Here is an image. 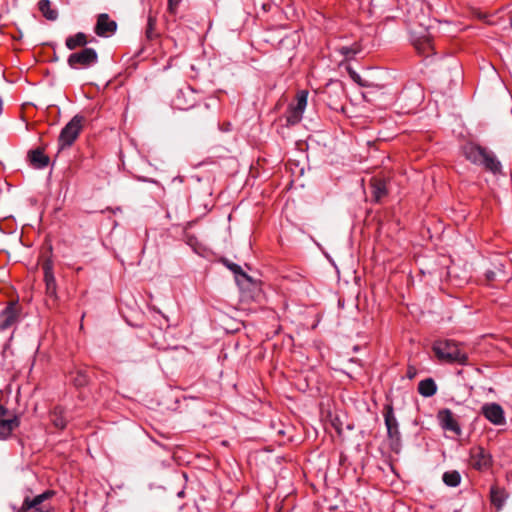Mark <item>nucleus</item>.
<instances>
[{
	"label": "nucleus",
	"mask_w": 512,
	"mask_h": 512,
	"mask_svg": "<svg viewBox=\"0 0 512 512\" xmlns=\"http://www.w3.org/2000/svg\"><path fill=\"white\" fill-rule=\"evenodd\" d=\"M437 391V386L432 378H427L419 382L418 392L424 397H431Z\"/></svg>",
	"instance_id": "20"
},
{
	"label": "nucleus",
	"mask_w": 512,
	"mask_h": 512,
	"mask_svg": "<svg viewBox=\"0 0 512 512\" xmlns=\"http://www.w3.org/2000/svg\"><path fill=\"white\" fill-rule=\"evenodd\" d=\"M42 270L44 274V282H45V295L47 297L46 302L49 305H55L58 300L57 295V283L54 276L53 268L54 263L51 258H47L43 261Z\"/></svg>",
	"instance_id": "5"
},
{
	"label": "nucleus",
	"mask_w": 512,
	"mask_h": 512,
	"mask_svg": "<svg viewBox=\"0 0 512 512\" xmlns=\"http://www.w3.org/2000/svg\"><path fill=\"white\" fill-rule=\"evenodd\" d=\"M182 0H168L167 10L170 14L175 15L177 13L178 7Z\"/></svg>",
	"instance_id": "30"
},
{
	"label": "nucleus",
	"mask_w": 512,
	"mask_h": 512,
	"mask_svg": "<svg viewBox=\"0 0 512 512\" xmlns=\"http://www.w3.org/2000/svg\"><path fill=\"white\" fill-rule=\"evenodd\" d=\"M494 276H495V274H494V272H492V271L487 273V279H488V280H493V279H494Z\"/></svg>",
	"instance_id": "32"
},
{
	"label": "nucleus",
	"mask_w": 512,
	"mask_h": 512,
	"mask_svg": "<svg viewBox=\"0 0 512 512\" xmlns=\"http://www.w3.org/2000/svg\"><path fill=\"white\" fill-rule=\"evenodd\" d=\"M117 30V23L110 18L107 13H101L97 16L94 32L100 37H109Z\"/></svg>",
	"instance_id": "12"
},
{
	"label": "nucleus",
	"mask_w": 512,
	"mask_h": 512,
	"mask_svg": "<svg viewBox=\"0 0 512 512\" xmlns=\"http://www.w3.org/2000/svg\"><path fill=\"white\" fill-rule=\"evenodd\" d=\"M27 157L30 165L36 169H43L47 167L50 161L42 147L30 150Z\"/></svg>",
	"instance_id": "15"
},
{
	"label": "nucleus",
	"mask_w": 512,
	"mask_h": 512,
	"mask_svg": "<svg viewBox=\"0 0 512 512\" xmlns=\"http://www.w3.org/2000/svg\"><path fill=\"white\" fill-rule=\"evenodd\" d=\"M507 495L504 489H501L497 486H492L490 489V499L491 503L500 509L506 499Z\"/></svg>",
	"instance_id": "22"
},
{
	"label": "nucleus",
	"mask_w": 512,
	"mask_h": 512,
	"mask_svg": "<svg viewBox=\"0 0 512 512\" xmlns=\"http://www.w3.org/2000/svg\"><path fill=\"white\" fill-rule=\"evenodd\" d=\"M308 91L301 90L296 94V103H291L285 114L286 125L293 126L302 120L303 112L307 106Z\"/></svg>",
	"instance_id": "6"
},
{
	"label": "nucleus",
	"mask_w": 512,
	"mask_h": 512,
	"mask_svg": "<svg viewBox=\"0 0 512 512\" xmlns=\"http://www.w3.org/2000/svg\"><path fill=\"white\" fill-rule=\"evenodd\" d=\"M437 419L444 430L452 431L457 435L461 434V428L450 409L440 410Z\"/></svg>",
	"instance_id": "14"
},
{
	"label": "nucleus",
	"mask_w": 512,
	"mask_h": 512,
	"mask_svg": "<svg viewBox=\"0 0 512 512\" xmlns=\"http://www.w3.org/2000/svg\"><path fill=\"white\" fill-rule=\"evenodd\" d=\"M98 61L97 52L93 48H83L81 51L72 53L68 57V65L71 68H87Z\"/></svg>",
	"instance_id": "7"
},
{
	"label": "nucleus",
	"mask_w": 512,
	"mask_h": 512,
	"mask_svg": "<svg viewBox=\"0 0 512 512\" xmlns=\"http://www.w3.org/2000/svg\"><path fill=\"white\" fill-rule=\"evenodd\" d=\"M50 418L52 424L58 429L63 430L67 425V421L64 417V409L60 406L54 407L50 413Z\"/></svg>",
	"instance_id": "21"
},
{
	"label": "nucleus",
	"mask_w": 512,
	"mask_h": 512,
	"mask_svg": "<svg viewBox=\"0 0 512 512\" xmlns=\"http://www.w3.org/2000/svg\"><path fill=\"white\" fill-rule=\"evenodd\" d=\"M388 179L384 176H374L369 181L372 198L379 203L388 195Z\"/></svg>",
	"instance_id": "13"
},
{
	"label": "nucleus",
	"mask_w": 512,
	"mask_h": 512,
	"mask_svg": "<svg viewBox=\"0 0 512 512\" xmlns=\"http://www.w3.org/2000/svg\"><path fill=\"white\" fill-rule=\"evenodd\" d=\"M72 381L76 387H83L88 384L89 378L83 371H77L72 378Z\"/></svg>",
	"instance_id": "27"
},
{
	"label": "nucleus",
	"mask_w": 512,
	"mask_h": 512,
	"mask_svg": "<svg viewBox=\"0 0 512 512\" xmlns=\"http://www.w3.org/2000/svg\"><path fill=\"white\" fill-rule=\"evenodd\" d=\"M490 454L480 446L473 447L470 450V465L477 470H485L491 466Z\"/></svg>",
	"instance_id": "11"
},
{
	"label": "nucleus",
	"mask_w": 512,
	"mask_h": 512,
	"mask_svg": "<svg viewBox=\"0 0 512 512\" xmlns=\"http://www.w3.org/2000/svg\"><path fill=\"white\" fill-rule=\"evenodd\" d=\"M87 43V36L83 32H78L73 36H69L65 41V45L69 50H75L78 47H84Z\"/></svg>",
	"instance_id": "19"
},
{
	"label": "nucleus",
	"mask_w": 512,
	"mask_h": 512,
	"mask_svg": "<svg viewBox=\"0 0 512 512\" xmlns=\"http://www.w3.org/2000/svg\"><path fill=\"white\" fill-rule=\"evenodd\" d=\"M480 165L492 173H498L501 170V163L497 160L494 154L486 149L483 160Z\"/></svg>",
	"instance_id": "17"
},
{
	"label": "nucleus",
	"mask_w": 512,
	"mask_h": 512,
	"mask_svg": "<svg viewBox=\"0 0 512 512\" xmlns=\"http://www.w3.org/2000/svg\"><path fill=\"white\" fill-rule=\"evenodd\" d=\"M21 307L16 301H11L0 313V331H5L15 325L20 317Z\"/></svg>",
	"instance_id": "9"
},
{
	"label": "nucleus",
	"mask_w": 512,
	"mask_h": 512,
	"mask_svg": "<svg viewBox=\"0 0 512 512\" xmlns=\"http://www.w3.org/2000/svg\"><path fill=\"white\" fill-rule=\"evenodd\" d=\"M508 20L510 27L512 28V9L508 12Z\"/></svg>",
	"instance_id": "31"
},
{
	"label": "nucleus",
	"mask_w": 512,
	"mask_h": 512,
	"mask_svg": "<svg viewBox=\"0 0 512 512\" xmlns=\"http://www.w3.org/2000/svg\"><path fill=\"white\" fill-rule=\"evenodd\" d=\"M20 426V417L12 414L0 404V440L8 439L12 432Z\"/></svg>",
	"instance_id": "8"
},
{
	"label": "nucleus",
	"mask_w": 512,
	"mask_h": 512,
	"mask_svg": "<svg viewBox=\"0 0 512 512\" xmlns=\"http://www.w3.org/2000/svg\"><path fill=\"white\" fill-rule=\"evenodd\" d=\"M184 96H185L184 92L183 91H179L178 94L175 97V100H174L175 107H177L180 110H186L189 107L193 106V104H190V105L182 104V100L184 99Z\"/></svg>",
	"instance_id": "29"
},
{
	"label": "nucleus",
	"mask_w": 512,
	"mask_h": 512,
	"mask_svg": "<svg viewBox=\"0 0 512 512\" xmlns=\"http://www.w3.org/2000/svg\"><path fill=\"white\" fill-rule=\"evenodd\" d=\"M38 8L46 19L55 20L57 18V11L51 9V3L49 0H40Z\"/></svg>",
	"instance_id": "23"
},
{
	"label": "nucleus",
	"mask_w": 512,
	"mask_h": 512,
	"mask_svg": "<svg viewBox=\"0 0 512 512\" xmlns=\"http://www.w3.org/2000/svg\"><path fill=\"white\" fill-rule=\"evenodd\" d=\"M85 118L81 115H75L61 130L58 137L59 149L63 150L71 147L79 137Z\"/></svg>",
	"instance_id": "3"
},
{
	"label": "nucleus",
	"mask_w": 512,
	"mask_h": 512,
	"mask_svg": "<svg viewBox=\"0 0 512 512\" xmlns=\"http://www.w3.org/2000/svg\"><path fill=\"white\" fill-rule=\"evenodd\" d=\"M480 413L493 425L501 426L506 422L505 412L498 403L492 402L484 404L481 407Z\"/></svg>",
	"instance_id": "10"
},
{
	"label": "nucleus",
	"mask_w": 512,
	"mask_h": 512,
	"mask_svg": "<svg viewBox=\"0 0 512 512\" xmlns=\"http://www.w3.org/2000/svg\"><path fill=\"white\" fill-rule=\"evenodd\" d=\"M55 495L53 490H46L35 497L26 496L19 508L14 507V512H50V507L44 502Z\"/></svg>",
	"instance_id": "4"
},
{
	"label": "nucleus",
	"mask_w": 512,
	"mask_h": 512,
	"mask_svg": "<svg viewBox=\"0 0 512 512\" xmlns=\"http://www.w3.org/2000/svg\"><path fill=\"white\" fill-rule=\"evenodd\" d=\"M361 49V45L355 42L351 46H342L341 48H339V52L346 58H353L356 54H358L361 51Z\"/></svg>",
	"instance_id": "26"
},
{
	"label": "nucleus",
	"mask_w": 512,
	"mask_h": 512,
	"mask_svg": "<svg viewBox=\"0 0 512 512\" xmlns=\"http://www.w3.org/2000/svg\"><path fill=\"white\" fill-rule=\"evenodd\" d=\"M443 482L450 487H456L461 482V476L458 471H447L443 474Z\"/></svg>",
	"instance_id": "24"
},
{
	"label": "nucleus",
	"mask_w": 512,
	"mask_h": 512,
	"mask_svg": "<svg viewBox=\"0 0 512 512\" xmlns=\"http://www.w3.org/2000/svg\"><path fill=\"white\" fill-rule=\"evenodd\" d=\"M408 373H409V377L413 376L412 371L409 370Z\"/></svg>",
	"instance_id": "33"
},
{
	"label": "nucleus",
	"mask_w": 512,
	"mask_h": 512,
	"mask_svg": "<svg viewBox=\"0 0 512 512\" xmlns=\"http://www.w3.org/2000/svg\"><path fill=\"white\" fill-rule=\"evenodd\" d=\"M227 267L235 274V275H240L242 276L244 279L248 280V281H251V277L248 276L243 270L242 268L238 265V264H235V263H227Z\"/></svg>",
	"instance_id": "28"
},
{
	"label": "nucleus",
	"mask_w": 512,
	"mask_h": 512,
	"mask_svg": "<svg viewBox=\"0 0 512 512\" xmlns=\"http://www.w3.org/2000/svg\"><path fill=\"white\" fill-rule=\"evenodd\" d=\"M414 47L416 51L424 56H429L433 53V44L428 36L419 37L414 41Z\"/></svg>",
	"instance_id": "18"
},
{
	"label": "nucleus",
	"mask_w": 512,
	"mask_h": 512,
	"mask_svg": "<svg viewBox=\"0 0 512 512\" xmlns=\"http://www.w3.org/2000/svg\"><path fill=\"white\" fill-rule=\"evenodd\" d=\"M485 151L486 148L473 143L466 144L463 147L465 158L477 165H480L481 161L483 160Z\"/></svg>",
	"instance_id": "16"
},
{
	"label": "nucleus",
	"mask_w": 512,
	"mask_h": 512,
	"mask_svg": "<svg viewBox=\"0 0 512 512\" xmlns=\"http://www.w3.org/2000/svg\"><path fill=\"white\" fill-rule=\"evenodd\" d=\"M156 23V17L150 14L148 16L147 27L145 31L146 37L149 40H154L158 37V33L156 32Z\"/></svg>",
	"instance_id": "25"
},
{
	"label": "nucleus",
	"mask_w": 512,
	"mask_h": 512,
	"mask_svg": "<svg viewBox=\"0 0 512 512\" xmlns=\"http://www.w3.org/2000/svg\"><path fill=\"white\" fill-rule=\"evenodd\" d=\"M432 350L440 362L449 364H468V355L453 340H438L433 343Z\"/></svg>",
	"instance_id": "1"
},
{
	"label": "nucleus",
	"mask_w": 512,
	"mask_h": 512,
	"mask_svg": "<svg viewBox=\"0 0 512 512\" xmlns=\"http://www.w3.org/2000/svg\"><path fill=\"white\" fill-rule=\"evenodd\" d=\"M383 416L385 426L387 428V438L389 442V448L394 453L398 454L402 448L401 433L399 430V423L395 417L394 409L391 404H387L383 409Z\"/></svg>",
	"instance_id": "2"
}]
</instances>
